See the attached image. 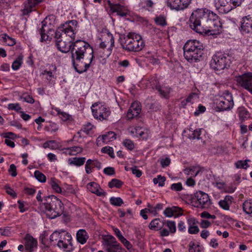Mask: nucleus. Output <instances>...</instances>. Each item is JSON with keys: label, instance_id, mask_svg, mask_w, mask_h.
<instances>
[{"label": "nucleus", "instance_id": "f257e3e1", "mask_svg": "<svg viewBox=\"0 0 252 252\" xmlns=\"http://www.w3.org/2000/svg\"><path fill=\"white\" fill-rule=\"evenodd\" d=\"M72 62L77 72L86 71L93 59L94 51L90 45L82 40L73 43L71 49Z\"/></svg>", "mask_w": 252, "mask_h": 252}, {"label": "nucleus", "instance_id": "f03ea898", "mask_svg": "<svg viewBox=\"0 0 252 252\" xmlns=\"http://www.w3.org/2000/svg\"><path fill=\"white\" fill-rule=\"evenodd\" d=\"M97 46L94 54L102 64L106 63L107 60L114 46V38L112 34L107 30H103L98 34Z\"/></svg>", "mask_w": 252, "mask_h": 252}, {"label": "nucleus", "instance_id": "7ed1b4c3", "mask_svg": "<svg viewBox=\"0 0 252 252\" xmlns=\"http://www.w3.org/2000/svg\"><path fill=\"white\" fill-rule=\"evenodd\" d=\"M184 56L189 62H197L203 55V44L196 39L188 40L184 46Z\"/></svg>", "mask_w": 252, "mask_h": 252}, {"label": "nucleus", "instance_id": "20e7f679", "mask_svg": "<svg viewBox=\"0 0 252 252\" xmlns=\"http://www.w3.org/2000/svg\"><path fill=\"white\" fill-rule=\"evenodd\" d=\"M52 242H57L58 247L63 252H71L74 248L71 234L64 230L55 231L50 236Z\"/></svg>", "mask_w": 252, "mask_h": 252}, {"label": "nucleus", "instance_id": "39448f33", "mask_svg": "<svg viewBox=\"0 0 252 252\" xmlns=\"http://www.w3.org/2000/svg\"><path fill=\"white\" fill-rule=\"evenodd\" d=\"M121 45L126 50L138 52L145 46V42L142 36L135 32H129L121 39Z\"/></svg>", "mask_w": 252, "mask_h": 252}, {"label": "nucleus", "instance_id": "423d86ee", "mask_svg": "<svg viewBox=\"0 0 252 252\" xmlns=\"http://www.w3.org/2000/svg\"><path fill=\"white\" fill-rule=\"evenodd\" d=\"M44 212L46 216L51 219H53L61 215L63 209V204L61 201L54 195L46 197L43 204Z\"/></svg>", "mask_w": 252, "mask_h": 252}, {"label": "nucleus", "instance_id": "0eeeda50", "mask_svg": "<svg viewBox=\"0 0 252 252\" xmlns=\"http://www.w3.org/2000/svg\"><path fill=\"white\" fill-rule=\"evenodd\" d=\"M206 19L207 23L210 21L219 20L218 16L213 12L206 8H198L194 10L189 20L190 27L201 25V20Z\"/></svg>", "mask_w": 252, "mask_h": 252}, {"label": "nucleus", "instance_id": "6e6552de", "mask_svg": "<svg viewBox=\"0 0 252 252\" xmlns=\"http://www.w3.org/2000/svg\"><path fill=\"white\" fill-rule=\"evenodd\" d=\"M214 104L218 111H229L234 106L233 96L228 91H225L215 100Z\"/></svg>", "mask_w": 252, "mask_h": 252}, {"label": "nucleus", "instance_id": "1a4fd4ad", "mask_svg": "<svg viewBox=\"0 0 252 252\" xmlns=\"http://www.w3.org/2000/svg\"><path fill=\"white\" fill-rule=\"evenodd\" d=\"M231 63L230 57L227 55L218 52L212 56L210 61V66L217 71L228 68Z\"/></svg>", "mask_w": 252, "mask_h": 252}, {"label": "nucleus", "instance_id": "9d476101", "mask_svg": "<svg viewBox=\"0 0 252 252\" xmlns=\"http://www.w3.org/2000/svg\"><path fill=\"white\" fill-rule=\"evenodd\" d=\"M195 32L201 34L216 35L220 33L221 29V25L220 20L210 21L207 23L206 27L202 26L201 25H197L195 27H190Z\"/></svg>", "mask_w": 252, "mask_h": 252}, {"label": "nucleus", "instance_id": "9b49d317", "mask_svg": "<svg viewBox=\"0 0 252 252\" xmlns=\"http://www.w3.org/2000/svg\"><path fill=\"white\" fill-rule=\"evenodd\" d=\"M94 117L100 121L107 120L110 115L111 111L107 106L101 103H94L91 106Z\"/></svg>", "mask_w": 252, "mask_h": 252}, {"label": "nucleus", "instance_id": "f8f14e48", "mask_svg": "<svg viewBox=\"0 0 252 252\" xmlns=\"http://www.w3.org/2000/svg\"><path fill=\"white\" fill-rule=\"evenodd\" d=\"M237 84L252 94V73L247 72L235 77Z\"/></svg>", "mask_w": 252, "mask_h": 252}, {"label": "nucleus", "instance_id": "ddd939ff", "mask_svg": "<svg viewBox=\"0 0 252 252\" xmlns=\"http://www.w3.org/2000/svg\"><path fill=\"white\" fill-rule=\"evenodd\" d=\"M239 31L243 35L252 34V15L243 16L240 19Z\"/></svg>", "mask_w": 252, "mask_h": 252}, {"label": "nucleus", "instance_id": "4468645a", "mask_svg": "<svg viewBox=\"0 0 252 252\" xmlns=\"http://www.w3.org/2000/svg\"><path fill=\"white\" fill-rule=\"evenodd\" d=\"M191 1V0H165V3L171 10L178 11L188 7Z\"/></svg>", "mask_w": 252, "mask_h": 252}, {"label": "nucleus", "instance_id": "2eb2a0df", "mask_svg": "<svg viewBox=\"0 0 252 252\" xmlns=\"http://www.w3.org/2000/svg\"><path fill=\"white\" fill-rule=\"evenodd\" d=\"M129 133L133 137L147 140L150 136L149 130L139 126H130L128 128Z\"/></svg>", "mask_w": 252, "mask_h": 252}, {"label": "nucleus", "instance_id": "dca6fc26", "mask_svg": "<svg viewBox=\"0 0 252 252\" xmlns=\"http://www.w3.org/2000/svg\"><path fill=\"white\" fill-rule=\"evenodd\" d=\"M77 22L76 20H70L66 22L60 27V30L63 32L66 36H69L71 40H74L75 37L76 28L77 26Z\"/></svg>", "mask_w": 252, "mask_h": 252}, {"label": "nucleus", "instance_id": "f3484780", "mask_svg": "<svg viewBox=\"0 0 252 252\" xmlns=\"http://www.w3.org/2000/svg\"><path fill=\"white\" fill-rule=\"evenodd\" d=\"M25 246V252H34L38 247L37 240L29 233L26 234L23 238Z\"/></svg>", "mask_w": 252, "mask_h": 252}, {"label": "nucleus", "instance_id": "a211bd4d", "mask_svg": "<svg viewBox=\"0 0 252 252\" xmlns=\"http://www.w3.org/2000/svg\"><path fill=\"white\" fill-rule=\"evenodd\" d=\"M104 240L108 252H121L122 248L120 244L112 235H107Z\"/></svg>", "mask_w": 252, "mask_h": 252}, {"label": "nucleus", "instance_id": "6ab92c4d", "mask_svg": "<svg viewBox=\"0 0 252 252\" xmlns=\"http://www.w3.org/2000/svg\"><path fill=\"white\" fill-rule=\"evenodd\" d=\"M194 196L198 204V207L207 209L210 206L211 201L207 193L202 191H199L195 193Z\"/></svg>", "mask_w": 252, "mask_h": 252}, {"label": "nucleus", "instance_id": "aec40b11", "mask_svg": "<svg viewBox=\"0 0 252 252\" xmlns=\"http://www.w3.org/2000/svg\"><path fill=\"white\" fill-rule=\"evenodd\" d=\"M52 69L50 70H44L41 73V75L46 80V82L51 85H54L57 79L56 66L52 65Z\"/></svg>", "mask_w": 252, "mask_h": 252}, {"label": "nucleus", "instance_id": "412c9836", "mask_svg": "<svg viewBox=\"0 0 252 252\" xmlns=\"http://www.w3.org/2000/svg\"><path fill=\"white\" fill-rule=\"evenodd\" d=\"M214 3L217 10L221 14H226L231 11L228 0H214Z\"/></svg>", "mask_w": 252, "mask_h": 252}, {"label": "nucleus", "instance_id": "4be33fe9", "mask_svg": "<svg viewBox=\"0 0 252 252\" xmlns=\"http://www.w3.org/2000/svg\"><path fill=\"white\" fill-rule=\"evenodd\" d=\"M141 111V107L140 103L137 101L133 102L127 111L126 119L129 120L137 118Z\"/></svg>", "mask_w": 252, "mask_h": 252}, {"label": "nucleus", "instance_id": "5701e85b", "mask_svg": "<svg viewBox=\"0 0 252 252\" xmlns=\"http://www.w3.org/2000/svg\"><path fill=\"white\" fill-rule=\"evenodd\" d=\"M109 7L110 10L113 13H117L118 15L121 17L126 16L129 13L127 8L123 5L119 3H112L109 2Z\"/></svg>", "mask_w": 252, "mask_h": 252}, {"label": "nucleus", "instance_id": "b1692460", "mask_svg": "<svg viewBox=\"0 0 252 252\" xmlns=\"http://www.w3.org/2000/svg\"><path fill=\"white\" fill-rule=\"evenodd\" d=\"M116 138V135L113 131H109L106 134L99 136L96 140V144L98 146H102L104 144L115 140Z\"/></svg>", "mask_w": 252, "mask_h": 252}, {"label": "nucleus", "instance_id": "393cba45", "mask_svg": "<svg viewBox=\"0 0 252 252\" xmlns=\"http://www.w3.org/2000/svg\"><path fill=\"white\" fill-rule=\"evenodd\" d=\"M87 189L90 192L95 194L97 196H101L106 195V192L95 182H92L88 183L87 185Z\"/></svg>", "mask_w": 252, "mask_h": 252}, {"label": "nucleus", "instance_id": "a878e982", "mask_svg": "<svg viewBox=\"0 0 252 252\" xmlns=\"http://www.w3.org/2000/svg\"><path fill=\"white\" fill-rule=\"evenodd\" d=\"M73 43L71 41L66 42L63 40H59L56 41V46L58 49L62 53H67L71 49Z\"/></svg>", "mask_w": 252, "mask_h": 252}, {"label": "nucleus", "instance_id": "bb28decb", "mask_svg": "<svg viewBox=\"0 0 252 252\" xmlns=\"http://www.w3.org/2000/svg\"><path fill=\"white\" fill-rule=\"evenodd\" d=\"M158 81L154 78L152 77L150 79L148 78H143L139 82V87L142 89L152 88L156 89V86L157 85Z\"/></svg>", "mask_w": 252, "mask_h": 252}, {"label": "nucleus", "instance_id": "cd10ccee", "mask_svg": "<svg viewBox=\"0 0 252 252\" xmlns=\"http://www.w3.org/2000/svg\"><path fill=\"white\" fill-rule=\"evenodd\" d=\"M187 223L189 226L188 232L189 234H197L199 229L197 225V221L193 217H189L187 219Z\"/></svg>", "mask_w": 252, "mask_h": 252}, {"label": "nucleus", "instance_id": "c85d7f7f", "mask_svg": "<svg viewBox=\"0 0 252 252\" xmlns=\"http://www.w3.org/2000/svg\"><path fill=\"white\" fill-rule=\"evenodd\" d=\"M42 0H28V2L26 3L25 7L23 10V13L24 15H27L32 11L35 5L40 3Z\"/></svg>", "mask_w": 252, "mask_h": 252}, {"label": "nucleus", "instance_id": "c756f323", "mask_svg": "<svg viewBox=\"0 0 252 252\" xmlns=\"http://www.w3.org/2000/svg\"><path fill=\"white\" fill-rule=\"evenodd\" d=\"M94 127V126L91 123H88L84 126L79 131L74 137L83 138L85 137L84 133L86 135L90 134Z\"/></svg>", "mask_w": 252, "mask_h": 252}, {"label": "nucleus", "instance_id": "7c9ffc66", "mask_svg": "<svg viewBox=\"0 0 252 252\" xmlns=\"http://www.w3.org/2000/svg\"><path fill=\"white\" fill-rule=\"evenodd\" d=\"M89 238L88 233L85 229H80L76 233V239L82 245L85 244Z\"/></svg>", "mask_w": 252, "mask_h": 252}, {"label": "nucleus", "instance_id": "2f4dec72", "mask_svg": "<svg viewBox=\"0 0 252 252\" xmlns=\"http://www.w3.org/2000/svg\"><path fill=\"white\" fill-rule=\"evenodd\" d=\"M156 89L158 91L161 96L166 98L169 97V94L172 91V88L169 86H161L158 85L156 86Z\"/></svg>", "mask_w": 252, "mask_h": 252}, {"label": "nucleus", "instance_id": "473e14b6", "mask_svg": "<svg viewBox=\"0 0 252 252\" xmlns=\"http://www.w3.org/2000/svg\"><path fill=\"white\" fill-rule=\"evenodd\" d=\"M204 170V168L197 165L186 169L184 172L185 174L195 177L199 175L200 173H202Z\"/></svg>", "mask_w": 252, "mask_h": 252}, {"label": "nucleus", "instance_id": "72a5a7b5", "mask_svg": "<svg viewBox=\"0 0 252 252\" xmlns=\"http://www.w3.org/2000/svg\"><path fill=\"white\" fill-rule=\"evenodd\" d=\"M232 197L229 195H226L223 200L219 202V204L222 209L225 210H229L230 205L232 203Z\"/></svg>", "mask_w": 252, "mask_h": 252}, {"label": "nucleus", "instance_id": "f704fd0d", "mask_svg": "<svg viewBox=\"0 0 252 252\" xmlns=\"http://www.w3.org/2000/svg\"><path fill=\"white\" fill-rule=\"evenodd\" d=\"M86 158L85 157H74L68 158V163L70 165L76 166H81L85 162Z\"/></svg>", "mask_w": 252, "mask_h": 252}, {"label": "nucleus", "instance_id": "c9c22d12", "mask_svg": "<svg viewBox=\"0 0 252 252\" xmlns=\"http://www.w3.org/2000/svg\"><path fill=\"white\" fill-rule=\"evenodd\" d=\"M155 3L152 0H141L139 4V6L148 11H152L154 9Z\"/></svg>", "mask_w": 252, "mask_h": 252}, {"label": "nucleus", "instance_id": "e433bc0d", "mask_svg": "<svg viewBox=\"0 0 252 252\" xmlns=\"http://www.w3.org/2000/svg\"><path fill=\"white\" fill-rule=\"evenodd\" d=\"M0 41L7 46H13L16 44L15 39L5 33L0 35Z\"/></svg>", "mask_w": 252, "mask_h": 252}, {"label": "nucleus", "instance_id": "4c0bfd02", "mask_svg": "<svg viewBox=\"0 0 252 252\" xmlns=\"http://www.w3.org/2000/svg\"><path fill=\"white\" fill-rule=\"evenodd\" d=\"M163 208V204L161 203H158L156 205H153L148 204L147 205V209L148 213L152 214L154 216H156L158 212Z\"/></svg>", "mask_w": 252, "mask_h": 252}, {"label": "nucleus", "instance_id": "58836bf2", "mask_svg": "<svg viewBox=\"0 0 252 252\" xmlns=\"http://www.w3.org/2000/svg\"><path fill=\"white\" fill-rule=\"evenodd\" d=\"M163 224L161 220L158 219H155L151 221L149 225V228L152 230L157 231L162 227Z\"/></svg>", "mask_w": 252, "mask_h": 252}, {"label": "nucleus", "instance_id": "ea45409f", "mask_svg": "<svg viewBox=\"0 0 252 252\" xmlns=\"http://www.w3.org/2000/svg\"><path fill=\"white\" fill-rule=\"evenodd\" d=\"M237 113H238L239 119L241 121H244L248 119L250 117V115L249 112L244 107H239L237 110Z\"/></svg>", "mask_w": 252, "mask_h": 252}, {"label": "nucleus", "instance_id": "a19ab883", "mask_svg": "<svg viewBox=\"0 0 252 252\" xmlns=\"http://www.w3.org/2000/svg\"><path fill=\"white\" fill-rule=\"evenodd\" d=\"M83 149L79 146H73L64 149V153L70 156L76 155L81 153Z\"/></svg>", "mask_w": 252, "mask_h": 252}, {"label": "nucleus", "instance_id": "79ce46f5", "mask_svg": "<svg viewBox=\"0 0 252 252\" xmlns=\"http://www.w3.org/2000/svg\"><path fill=\"white\" fill-rule=\"evenodd\" d=\"M47 28L46 26L43 25L42 28L39 31V33L40 35V41L41 42L50 41L51 39V37L46 33V32L48 30V28Z\"/></svg>", "mask_w": 252, "mask_h": 252}, {"label": "nucleus", "instance_id": "37998d69", "mask_svg": "<svg viewBox=\"0 0 252 252\" xmlns=\"http://www.w3.org/2000/svg\"><path fill=\"white\" fill-rule=\"evenodd\" d=\"M60 182L55 178H51L49 184L52 189L57 193H61L62 189L59 185Z\"/></svg>", "mask_w": 252, "mask_h": 252}, {"label": "nucleus", "instance_id": "c03bdc74", "mask_svg": "<svg viewBox=\"0 0 252 252\" xmlns=\"http://www.w3.org/2000/svg\"><path fill=\"white\" fill-rule=\"evenodd\" d=\"M243 209L244 212L248 215L252 214V201L246 200L243 204Z\"/></svg>", "mask_w": 252, "mask_h": 252}, {"label": "nucleus", "instance_id": "a18cd8bd", "mask_svg": "<svg viewBox=\"0 0 252 252\" xmlns=\"http://www.w3.org/2000/svg\"><path fill=\"white\" fill-rule=\"evenodd\" d=\"M250 160L246 159L245 160H240L237 161L235 163V166L236 168L239 169H247L249 165L248 164V162H250Z\"/></svg>", "mask_w": 252, "mask_h": 252}, {"label": "nucleus", "instance_id": "49530a36", "mask_svg": "<svg viewBox=\"0 0 252 252\" xmlns=\"http://www.w3.org/2000/svg\"><path fill=\"white\" fill-rule=\"evenodd\" d=\"M156 24L161 27H164L167 25L166 17L163 15H159L155 18Z\"/></svg>", "mask_w": 252, "mask_h": 252}, {"label": "nucleus", "instance_id": "de8ad7c7", "mask_svg": "<svg viewBox=\"0 0 252 252\" xmlns=\"http://www.w3.org/2000/svg\"><path fill=\"white\" fill-rule=\"evenodd\" d=\"M202 247L198 244H195L193 242H190L189 244V252H201Z\"/></svg>", "mask_w": 252, "mask_h": 252}, {"label": "nucleus", "instance_id": "09e8293b", "mask_svg": "<svg viewBox=\"0 0 252 252\" xmlns=\"http://www.w3.org/2000/svg\"><path fill=\"white\" fill-rule=\"evenodd\" d=\"M110 203L115 206H121L124 203L123 199L119 197H111L109 199Z\"/></svg>", "mask_w": 252, "mask_h": 252}, {"label": "nucleus", "instance_id": "8fccbe9b", "mask_svg": "<svg viewBox=\"0 0 252 252\" xmlns=\"http://www.w3.org/2000/svg\"><path fill=\"white\" fill-rule=\"evenodd\" d=\"M166 178L164 176L158 175L157 177L154 178L153 180L155 184H158L159 187H163L164 186Z\"/></svg>", "mask_w": 252, "mask_h": 252}, {"label": "nucleus", "instance_id": "3c124183", "mask_svg": "<svg viewBox=\"0 0 252 252\" xmlns=\"http://www.w3.org/2000/svg\"><path fill=\"white\" fill-rule=\"evenodd\" d=\"M122 144L123 146L128 150L131 151L134 149V143L130 139H126L124 140Z\"/></svg>", "mask_w": 252, "mask_h": 252}, {"label": "nucleus", "instance_id": "603ef678", "mask_svg": "<svg viewBox=\"0 0 252 252\" xmlns=\"http://www.w3.org/2000/svg\"><path fill=\"white\" fill-rule=\"evenodd\" d=\"M34 176L39 182L45 183L46 181V177L45 175L38 170L34 171Z\"/></svg>", "mask_w": 252, "mask_h": 252}, {"label": "nucleus", "instance_id": "864d4df0", "mask_svg": "<svg viewBox=\"0 0 252 252\" xmlns=\"http://www.w3.org/2000/svg\"><path fill=\"white\" fill-rule=\"evenodd\" d=\"M122 182L116 179H112L108 183V186L110 188H112L114 187L119 188L122 186Z\"/></svg>", "mask_w": 252, "mask_h": 252}, {"label": "nucleus", "instance_id": "5fc2aeb1", "mask_svg": "<svg viewBox=\"0 0 252 252\" xmlns=\"http://www.w3.org/2000/svg\"><path fill=\"white\" fill-rule=\"evenodd\" d=\"M165 223L170 233H174L176 232V226L175 221L172 220H167L165 222Z\"/></svg>", "mask_w": 252, "mask_h": 252}, {"label": "nucleus", "instance_id": "6e6d98bb", "mask_svg": "<svg viewBox=\"0 0 252 252\" xmlns=\"http://www.w3.org/2000/svg\"><path fill=\"white\" fill-rule=\"evenodd\" d=\"M23 59L22 57H19L16 59V60H15L12 64V68L14 70H18L20 67L21 66L22 63Z\"/></svg>", "mask_w": 252, "mask_h": 252}, {"label": "nucleus", "instance_id": "4d7b16f0", "mask_svg": "<svg viewBox=\"0 0 252 252\" xmlns=\"http://www.w3.org/2000/svg\"><path fill=\"white\" fill-rule=\"evenodd\" d=\"M229 4L231 7V10L236 7L239 6L241 5L244 0H228Z\"/></svg>", "mask_w": 252, "mask_h": 252}, {"label": "nucleus", "instance_id": "13d9d810", "mask_svg": "<svg viewBox=\"0 0 252 252\" xmlns=\"http://www.w3.org/2000/svg\"><path fill=\"white\" fill-rule=\"evenodd\" d=\"M172 207L174 217L177 218L183 215V210L181 208L177 206H173Z\"/></svg>", "mask_w": 252, "mask_h": 252}, {"label": "nucleus", "instance_id": "bf43d9fd", "mask_svg": "<svg viewBox=\"0 0 252 252\" xmlns=\"http://www.w3.org/2000/svg\"><path fill=\"white\" fill-rule=\"evenodd\" d=\"M0 234L4 236H10L11 234V228L10 227L0 228Z\"/></svg>", "mask_w": 252, "mask_h": 252}, {"label": "nucleus", "instance_id": "052dcab7", "mask_svg": "<svg viewBox=\"0 0 252 252\" xmlns=\"http://www.w3.org/2000/svg\"><path fill=\"white\" fill-rule=\"evenodd\" d=\"M7 108L9 110H15L18 112L21 109L20 104L18 103H10L8 104Z\"/></svg>", "mask_w": 252, "mask_h": 252}, {"label": "nucleus", "instance_id": "680f3d73", "mask_svg": "<svg viewBox=\"0 0 252 252\" xmlns=\"http://www.w3.org/2000/svg\"><path fill=\"white\" fill-rule=\"evenodd\" d=\"M101 151L103 153L108 154L112 158L114 157L113 149L112 147H103Z\"/></svg>", "mask_w": 252, "mask_h": 252}, {"label": "nucleus", "instance_id": "e2e57ef3", "mask_svg": "<svg viewBox=\"0 0 252 252\" xmlns=\"http://www.w3.org/2000/svg\"><path fill=\"white\" fill-rule=\"evenodd\" d=\"M8 172L12 177H16L17 175L16 167L14 164L10 165Z\"/></svg>", "mask_w": 252, "mask_h": 252}, {"label": "nucleus", "instance_id": "0e129e2a", "mask_svg": "<svg viewBox=\"0 0 252 252\" xmlns=\"http://www.w3.org/2000/svg\"><path fill=\"white\" fill-rule=\"evenodd\" d=\"M170 163V159L168 157L163 158L160 160V164L162 167L168 166Z\"/></svg>", "mask_w": 252, "mask_h": 252}, {"label": "nucleus", "instance_id": "69168bd1", "mask_svg": "<svg viewBox=\"0 0 252 252\" xmlns=\"http://www.w3.org/2000/svg\"><path fill=\"white\" fill-rule=\"evenodd\" d=\"M171 189L177 191H181L183 189L182 185L181 183L173 184L171 186Z\"/></svg>", "mask_w": 252, "mask_h": 252}, {"label": "nucleus", "instance_id": "338daca9", "mask_svg": "<svg viewBox=\"0 0 252 252\" xmlns=\"http://www.w3.org/2000/svg\"><path fill=\"white\" fill-rule=\"evenodd\" d=\"M206 111V107L201 104H199L194 112V114L195 116H198L200 114L204 113Z\"/></svg>", "mask_w": 252, "mask_h": 252}, {"label": "nucleus", "instance_id": "774afa93", "mask_svg": "<svg viewBox=\"0 0 252 252\" xmlns=\"http://www.w3.org/2000/svg\"><path fill=\"white\" fill-rule=\"evenodd\" d=\"M163 214L168 218H171L173 217L172 207L166 208L163 211Z\"/></svg>", "mask_w": 252, "mask_h": 252}]
</instances>
